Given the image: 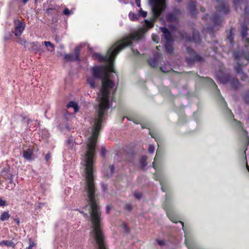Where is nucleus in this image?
Listing matches in <instances>:
<instances>
[{
    "label": "nucleus",
    "mask_w": 249,
    "mask_h": 249,
    "mask_svg": "<svg viewBox=\"0 0 249 249\" xmlns=\"http://www.w3.org/2000/svg\"><path fill=\"white\" fill-rule=\"evenodd\" d=\"M68 107H72L75 112H77L78 110V105L74 102L71 101L67 105Z\"/></svg>",
    "instance_id": "obj_13"
},
{
    "label": "nucleus",
    "mask_w": 249,
    "mask_h": 249,
    "mask_svg": "<svg viewBox=\"0 0 249 249\" xmlns=\"http://www.w3.org/2000/svg\"><path fill=\"white\" fill-rule=\"evenodd\" d=\"M135 1H136V3L138 7H140V6H141L140 0H135Z\"/></svg>",
    "instance_id": "obj_35"
},
{
    "label": "nucleus",
    "mask_w": 249,
    "mask_h": 249,
    "mask_svg": "<svg viewBox=\"0 0 249 249\" xmlns=\"http://www.w3.org/2000/svg\"><path fill=\"white\" fill-rule=\"evenodd\" d=\"M15 35L17 36H20L25 28V23L22 22L19 19L14 20Z\"/></svg>",
    "instance_id": "obj_5"
},
{
    "label": "nucleus",
    "mask_w": 249,
    "mask_h": 249,
    "mask_svg": "<svg viewBox=\"0 0 249 249\" xmlns=\"http://www.w3.org/2000/svg\"><path fill=\"white\" fill-rule=\"evenodd\" d=\"M148 152L149 153H151V154H152L154 153V151H155V147L153 145H150L149 146V148H148Z\"/></svg>",
    "instance_id": "obj_21"
},
{
    "label": "nucleus",
    "mask_w": 249,
    "mask_h": 249,
    "mask_svg": "<svg viewBox=\"0 0 249 249\" xmlns=\"http://www.w3.org/2000/svg\"><path fill=\"white\" fill-rule=\"evenodd\" d=\"M197 36L198 38H199V35H197Z\"/></svg>",
    "instance_id": "obj_52"
},
{
    "label": "nucleus",
    "mask_w": 249,
    "mask_h": 249,
    "mask_svg": "<svg viewBox=\"0 0 249 249\" xmlns=\"http://www.w3.org/2000/svg\"><path fill=\"white\" fill-rule=\"evenodd\" d=\"M92 74L94 77L102 78V74H104V78L102 81V89L100 93L98 94L97 99L99 105L97 108L98 117L95 119L93 132L91 136L89 138L86 151L83 156L82 161L85 169H93V159L94 156L96 140L99 132L101 128V124L103 121V118L105 112L109 106V98L112 91H113L114 83L110 80L109 73L114 72V68L112 71H109L107 68V66H95L92 69Z\"/></svg>",
    "instance_id": "obj_1"
},
{
    "label": "nucleus",
    "mask_w": 249,
    "mask_h": 249,
    "mask_svg": "<svg viewBox=\"0 0 249 249\" xmlns=\"http://www.w3.org/2000/svg\"><path fill=\"white\" fill-rule=\"evenodd\" d=\"M128 16L132 21H135L138 18V15L134 13L130 12Z\"/></svg>",
    "instance_id": "obj_18"
},
{
    "label": "nucleus",
    "mask_w": 249,
    "mask_h": 249,
    "mask_svg": "<svg viewBox=\"0 0 249 249\" xmlns=\"http://www.w3.org/2000/svg\"><path fill=\"white\" fill-rule=\"evenodd\" d=\"M79 51V49L76 47L75 48V54H66L64 57L65 59L67 61H80Z\"/></svg>",
    "instance_id": "obj_6"
},
{
    "label": "nucleus",
    "mask_w": 249,
    "mask_h": 249,
    "mask_svg": "<svg viewBox=\"0 0 249 249\" xmlns=\"http://www.w3.org/2000/svg\"><path fill=\"white\" fill-rule=\"evenodd\" d=\"M95 78L94 76L88 77L87 78V82L91 88H95Z\"/></svg>",
    "instance_id": "obj_14"
},
{
    "label": "nucleus",
    "mask_w": 249,
    "mask_h": 249,
    "mask_svg": "<svg viewBox=\"0 0 249 249\" xmlns=\"http://www.w3.org/2000/svg\"><path fill=\"white\" fill-rule=\"evenodd\" d=\"M202 58L198 55H195L192 59L187 58L186 61L188 64H190L192 62L195 61H201L202 60Z\"/></svg>",
    "instance_id": "obj_9"
},
{
    "label": "nucleus",
    "mask_w": 249,
    "mask_h": 249,
    "mask_svg": "<svg viewBox=\"0 0 249 249\" xmlns=\"http://www.w3.org/2000/svg\"><path fill=\"white\" fill-rule=\"evenodd\" d=\"M6 205V201L0 198V206H4Z\"/></svg>",
    "instance_id": "obj_29"
},
{
    "label": "nucleus",
    "mask_w": 249,
    "mask_h": 249,
    "mask_svg": "<svg viewBox=\"0 0 249 249\" xmlns=\"http://www.w3.org/2000/svg\"><path fill=\"white\" fill-rule=\"evenodd\" d=\"M134 196H135L136 198L139 199L142 197V194L141 193H136L134 194Z\"/></svg>",
    "instance_id": "obj_28"
},
{
    "label": "nucleus",
    "mask_w": 249,
    "mask_h": 249,
    "mask_svg": "<svg viewBox=\"0 0 249 249\" xmlns=\"http://www.w3.org/2000/svg\"><path fill=\"white\" fill-rule=\"evenodd\" d=\"M156 157L155 158V159H154V161L153 162V166L154 168H156V166H155V161H156Z\"/></svg>",
    "instance_id": "obj_41"
},
{
    "label": "nucleus",
    "mask_w": 249,
    "mask_h": 249,
    "mask_svg": "<svg viewBox=\"0 0 249 249\" xmlns=\"http://www.w3.org/2000/svg\"><path fill=\"white\" fill-rule=\"evenodd\" d=\"M4 245L7 247H11L12 248L15 247V244L14 243L11 241H2L1 242H0V246Z\"/></svg>",
    "instance_id": "obj_10"
},
{
    "label": "nucleus",
    "mask_w": 249,
    "mask_h": 249,
    "mask_svg": "<svg viewBox=\"0 0 249 249\" xmlns=\"http://www.w3.org/2000/svg\"><path fill=\"white\" fill-rule=\"evenodd\" d=\"M63 14L65 15H69L72 14V12L68 8H65L64 10Z\"/></svg>",
    "instance_id": "obj_22"
},
{
    "label": "nucleus",
    "mask_w": 249,
    "mask_h": 249,
    "mask_svg": "<svg viewBox=\"0 0 249 249\" xmlns=\"http://www.w3.org/2000/svg\"><path fill=\"white\" fill-rule=\"evenodd\" d=\"M168 217L170 218L171 219V220L172 219L171 218H170V216H168Z\"/></svg>",
    "instance_id": "obj_54"
},
{
    "label": "nucleus",
    "mask_w": 249,
    "mask_h": 249,
    "mask_svg": "<svg viewBox=\"0 0 249 249\" xmlns=\"http://www.w3.org/2000/svg\"><path fill=\"white\" fill-rule=\"evenodd\" d=\"M148 62L150 65L152 67H155L156 66L157 61L155 59L149 60Z\"/></svg>",
    "instance_id": "obj_20"
},
{
    "label": "nucleus",
    "mask_w": 249,
    "mask_h": 249,
    "mask_svg": "<svg viewBox=\"0 0 249 249\" xmlns=\"http://www.w3.org/2000/svg\"><path fill=\"white\" fill-rule=\"evenodd\" d=\"M141 164L142 167H144L147 165L146 157H143L141 160Z\"/></svg>",
    "instance_id": "obj_19"
},
{
    "label": "nucleus",
    "mask_w": 249,
    "mask_h": 249,
    "mask_svg": "<svg viewBox=\"0 0 249 249\" xmlns=\"http://www.w3.org/2000/svg\"><path fill=\"white\" fill-rule=\"evenodd\" d=\"M219 11L220 12L227 13L229 11V7L225 4L219 7Z\"/></svg>",
    "instance_id": "obj_17"
},
{
    "label": "nucleus",
    "mask_w": 249,
    "mask_h": 249,
    "mask_svg": "<svg viewBox=\"0 0 249 249\" xmlns=\"http://www.w3.org/2000/svg\"><path fill=\"white\" fill-rule=\"evenodd\" d=\"M235 70L237 71L238 73H240L242 71L241 66L240 65H238L236 67H235Z\"/></svg>",
    "instance_id": "obj_27"
},
{
    "label": "nucleus",
    "mask_w": 249,
    "mask_h": 249,
    "mask_svg": "<svg viewBox=\"0 0 249 249\" xmlns=\"http://www.w3.org/2000/svg\"><path fill=\"white\" fill-rule=\"evenodd\" d=\"M13 178H14V175L13 174H11L10 177L9 178L10 182L13 183Z\"/></svg>",
    "instance_id": "obj_33"
},
{
    "label": "nucleus",
    "mask_w": 249,
    "mask_h": 249,
    "mask_svg": "<svg viewBox=\"0 0 249 249\" xmlns=\"http://www.w3.org/2000/svg\"><path fill=\"white\" fill-rule=\"evenodd\" d=\"M142 35L138 32H135L132 35L125 37L123 39L116 43L108 51L106 56H102L98 53H94L92 54L94 59L99 61L107 62V68L109 71L113 70V61L118 53L123 48L130 44L131 41L138 40L141 38Z\"/></svg>",
    "instance_id": "obj_2"
},
{
    "label": "nucleus",
    "mask_w": 249,
    "mask_h": 249,
    "mask_svg": "<svg viewBox=\"0 0 249 249\" xmlns=\"http://www.w3.org/2000/svg\"><path fill=\"white\" fill-rule=\"evenodd\" d=\"M152 4V11L155 18L160 16L165 9V0H149Z\"/></svg>",
    "instance_id": "obj_3"
},
{
    "label": "nucleus",
    "mask_w": 249,
    "mask_h": 249,
    "mask_svg": "<svg viewBox=\"0 0 249 249\" xmlns=\"http://www.w3.org/2000/svg\"><path fill=\"white\" fill-rule=\"evenodd\" d=\"M201 11H202V12H204V9H203H203H201Z\"/></svg>",
    "instance_id": "obj_49"
},
{
    "label": "nucleus",
    "mask_w": 249,
    "mask_h": 249,
    "mask_svg": "<svg viewBox=\"0 0 249 249\" xmlns=\"http://www.w3.org/2000/svg\"><path fill=\"white\" fill-rule=\"evenodd\" d=\"M196 7V2L195 1H191L188 4V9L190 10V11L192 13V14H195V8Z\"/></svg>",
    "instance_id": "obj_12"
},
{
    "label": "nucleus",
    "mask_w": 249,
    "mask_h": 249,
    "mask_svg": "<svg viewBox=\"0 0 249 249\" xmlns=\"http://www.w3.org/2000/svg\"><path fill=\"white\" fill-rule=\"evenodd\" d=\"M180 222V224H181V227L183 229V223L182 222Z\"/></svg>",
    "instance_id": "obj_46"
},
{
    "label": "nucleus",
    "mask_w": 249,
    "mask_h": 249,
    "mask_svg": "<svg viewBox=\"0 0 249 249\" xmlns=\"http://www.w3.org/2000/svg\"><path fill=\"white\" fill-rule=\"evenodd\" d=\"M139 12L140 14H141V15L142 16V17L143 18H145L146 17L147 12H146L145 11H143L142 10V9H141Z\"/></svg>",
    "instance_id": "obj_26"
},
{
    "label": "nucleus",
    "mask_w": 249,
    "mask_h": 249,
    "mask_svg": "<svg viewBox=\"0 0 249 249\" xmlns=\"http://www.w3.org/2000/svg\"><path fill=\"white\" fill-rule=\"evenodd\" d=\"M161 32L163 33L164 37L165 38L166 43L165 45V50L166 53H173V49L172 46L170 44L171 41V34L168 30L165 28H160Z\"/></svg>",
    "instance_id": "obj_4"
},
{
    "label": "nucleus",
    "mask_w": 249,
    "mask_h": 249,
    "mask_svg": "<svg viewBox=\"0 0 249 249\" xmlns=\"http://www.w3.org/2000/svg\"><path fill=\"white\" fill-rule=\"evenodd\" d=\"M152 39L153 41L156 42H158V40H159V37L158 36H154V35H153L152 36Z\"/></svg>",
    "instance_id": "obj_30"
},
{
    "label": "nucleus",
    "mask_w": 249,
    "mask_h": 249,
    "mask_svg": "<svg viewBox=\"0 0 249 249\" xmlns=\"http://www.w3.org/2000/svg\"><path fill=\"white\" fill-rule=\"evenodd\" d=\"M23 0V2L24 4L26 3L28 1V0Z\"/></svg>",
    "instance_id": "obj_44"
},
{
    "label": "nucleus",
    "mask_w": 249,
    "mask_h": 249,
    "mask_svg": "<svg viewBox=\"0 0 249 249\" xmlns=\"http://www.w3.org/2000/svg\"><path fill=\"white\" fill-rule=\"evenodd\" d=\"M133 53L135 54H137L139 53V52L137 50L136 51H133Z\"/></svg>",
    "instance_id": "obj_43"
},
{
    "label": "nucleus",
    "mask_w": 249,
    "mask_h": 249,
    "mask_svg": "<svg viewBox=\"0 0 249 249\" xmlns=\"http://www.w3.org/2000/svg\"><path fill=\"white\" fill-rule=\"evenodd\" d=\"M110 168L111 174H112L114 170V167L113 165H111V166H110Z\"/></svg>",
    "instance_id": "obj_36"
},
{
    "label": "nucleus",
    "mask_w": 249,
    "mask_h": 249,
    "mask_svg": "<svg viewBox=\"0 0 249 249\" xmlns=\"http://www.w3.org/2000/svg\"><path fill=\"white\" fill-rule=\"evenodd\" d=\"M177 12L169 13L167 16V19L170 22L176 21L177 20Z\"/></svg>",
    "instance_id": "obj_8"
},
{
    "label": "nucleus",
    "mask_w": 249,
    "mask_h": 249,
    "mask_svg": "<svg viewBox=\"0 0 249 249\" xmlns=\"http://www.w3.org/2000/svg\"><path fill=\"white\" fill-rule=\"evenodd\" d=\"M35 243L32 241L31 239H30V241H29V246L28 248V249H32L33 248V247H35Z\"/></svg>",
    "instance_id": "obj_24"
},
{
    "label": "nucleus",
    "mask_w": 249,
    "mask_h": 249,
    "mask_svg": "<svg viewBox=\"0 0 249 249\" xmlns=\"http://www.w3.org/2000/svg\"><path fill=\"white\" fill-rule=\"evenodd\" d=\"M171 220H172L173 222H174V223H176V221H174V220H172V219H171Z\"/></svg>",
    "instance_id": "obj_50"
},
{
    "label": "nucleus",
    "mask_w": 249,
    "mask_h": 249,
    "mask_svg": "<svg viewBox=\"0 0 249 249\" xmlns=\"http://www.w3.org/2000/svg\"><path fill=\"white\" fill-rule=\"evenodd\" d=\"M110 207L109 206H107L106 207V211L107 213H108L110 211Z\"/></svg>",
    "instance_id": "obj_38"
},
{
    "label": "nucleus",
    "mask_w": 249,
    "mask_h": 249,
    "mask_svg": "<svg viewBox=\"0 0 249 249\" xmlns=\"http://www.w3.org/2000/svg\"><path fill=\"white\" fill-rule=\"evenodd\" d=\"M217 1H219V0H217Z\"/></svg>",
    "instance_id": "obj_55"
},
{
    "label": "nucleus",
    "mask_w": 249,
    "mask_h": 249,
    "mask_svg": "<svg viewBox=\"0 0 249 249\" xmlns=\"http://www.w3.org/2000/svg\"><path fill=\"white\" fill-rule=\"evenodd\" d=\"M10 214L8 212H4L0 215V219L1 221L8 220L10 218Z\"/></svg>",
    "instance_id": "obj_15"
},
{
    "label": "nucleus",
    "mask_w": 249,
    "mask_h": 249,
    "mask_svg": "<svg viewBox=\"0 0 249 249\" xmlns=\"http://www.w3.org/2000/svg\"><path fill=\"white\" fill-rule=\"evenodd\" d=\"M126 208L129 211L132 209V207L130 205H127L126 206Z\"/></svg>",
    "instance_id": "obj_39"
},
{
    "label": "nucleus",
    "mask_w": 249,
    "mask_h": 249,
    "mask_svg": "<svg viewBox=\"0 0 249 249\" xmlns=\"http://www.w3.org/2000/svg\"><path fill=\"white\" fill-rule=\"evenodd\" d=\"M50 158H51L50 154H49V153L47 154L45 157L46 160L48 161Z\"/></svg>",
    "instance_id": "obj_32"
},
{
    "label": "nucleus",
    "mask_w": 249,
    "mask_h": 249,
    "mask_svg": "<svg viewBox=\"0 0 249 249\" xmlns=\"http://www.w3.org/2000/svg\"><path fill=\"white\" fill-rule=\"evenodd\" d=\"M170 69V67L169 66L168 68L163 67H160L161 71L164 72H167L169 71Z\"/></svg>",
    "instance_id": "obj_25"
},
{
    "label": "nucleus",
    "mask_w": 249,
    "mask_h": 249,
    "mask_svg": "<svg viewBox=\"0 0 249 249\" xmlns=\"http://www.w3.org/2000/svg\"><path fill=\"white\" fill-rule=\"evenodd\" d=\"M187 52H188V53H189V54H192V53H193V51L191 49H190V48H187Z\"/></svg>",
    "instance_id": "obj_37"
},
{
    "label": "nucleus",
    "mask_w": 249,
    "mask_h": 249,
    "mask_svg": "<svg viewBox=\"0 0 249 249\" xmlns=\"http://www.w3.org/2000/svg\"><path fill=\"white\" fill-rule=\"evenodd\" d=\"M15 221L16 222V223H17L18 225H19V218H16V219H15Z\"/></svg>",
    "instance_id": "obj_40"
},
{
    "label": "nucleus",
    "mask_w": 249,
    "mask_h": 249,
    "mask_svg": "<svg viewBox=\"0 0 249 249\" xmlns=\"http://www.w3.org/2000/svg\"><path fill=\"white\" fill-rule=\"evenodd\" d=\"M234 55L235 57H237L236 53H234Z\"/></svg>",
    "instance_id": "obj_51"
},
{
    "label": "nucleus",
    "mask_w": 249,
    "mask_h": 249,
    "mask_svg": "<svg viewBox=\"0 0 249 249\" xmlns=\"http://www.w3.org/2000/svg\"><path fill=\"white\" fill-rule=\"evenodd\" d=\"M145 23H146V26L149 28H152L153 27V23L151 21H149L146 20H145Z\"/></svg>",
    "instance_id": "obj_23"
},
{
    "label": "nucleus",
    "mask_w": 249,
    "mask_h": 249,
    "mask_svg": "<svg viewBox=\"0 0 249 249\" xmlns=\"http://www.w3.org/2000/svg\"><path fill=\"white\" fill-rule=\"evenodd\" d=\"M246 58L248 60H249V55H246Z\"/></svg>",
    "instance_id": "obj_45"
},
{
    "label": "nucleus",
    "mask_w": 249,
    "mask_h": 249,
    "mask_svg": "<svg viewBox=\"0 0 249 249\" xmlns=\"http://www.w3.org/2000/svg\"><path fill=\"white\" fill-rule=\"evenodd\" d=\"M232 38L233 36L231 35L228 37V39L231 41L232 39Z\"/></svg>",
    "instance_id": "obj_42"
},
{
    "label": "nucleus",
    "mask_w": 249,
    "mask_h": 249,
    "mask_svg": "<svg viewBox=\"0 0 249 249\" xmlns=\"http://www.w3.org/2000/svg\"><path fill=\"white\" fill-rule=\"evenodd\" d=\"M158 244L161 246L164 244V241L163 240H157Z\"/></svg>",
    "instance_id": "obj_31"
},
{
    "label": "nucleus",
    "mask_w": 249,
    "mask_h": 249,
    "mask_svg": "<svg viewBox=\"0 0 249 249\" xmlns=\"http://www.w3.org/2000/svg\"><path fill=\"white\" fill-rule=\"evenodd\" d=\"M247 168L249 172V167L248 165H247Z\"/></svg>",
    "instance_id": "obj_47"
},
{
    "label": "nucleus",
    "mask_w": 249,
    "mask_h": 249,
    "mask_svg": "<svg viewBox=\"0 0 249 249\" xmlns=\"http://www.w3.org/2000/svg\"><path fill=\"white\" fill-rule=\"evenodd\" d=\"M42 43L48 48L47 50L48 51H53L54 49V46L50 41H44Z\"/></svg>",
    "instance_id": "obj_11"
},
{
    "label": "nucleus",
    "mask_w": 249,
    "mask_h": 249,
    "mask_svg": "<svg viewBox=\"0 0 249 249\" xmlns=\"http://www.w3.org/2000/svg\"><path fill=\"white\" fill-rule=\"evenodd\" d=\"M168 217L170 218L171 219V220L172 219L171 218H170V216H168Z\"/></svg>",
    "instance_id": "obj_53"
},
{
    "label": "nucleus",
    "mask_w": 249,
    "mask_h": 249,
    "mask_svg": "<svg viewBox=\"0 0 249 249\" xmlns=\"http://www.w3.org/2000/svg\"><path fill=\"white\" fill-rule=\"evenodd\" d=\"M33 152L31 149H28L26 151H24L23 153V157L24 159L28 160H31L33 159Z\"/></svg>",
    "instance_id": "obj_7"
},
{
    "label": "nucleus",
    "mask_w": 249,
    "mask_h": 249,
    "mask_svg": "<svg viewBox=\"0 0 249 249\" xmlns=\"http://www.w3.org/2000/svg\"><path fill=\"white\" fill-rule=\"evenodd\" d=\"M242 28H243V30H242V33H241L242 37H243V38H245L246 41L247 42L248 45H249V39L246 38V36L247 35V29L246 27L245 28L243 26H242Z\"/></svg>",
    "instance_id": "obj_16"
},
{
    "label": "nucleus",
    "mask_w": 249,
    "mask_h": 249,
    "mask_svg": "<svg viewBox=\"0 0 249 249\" xmlns=\"http://www.w3.org/2000/svg\"><path fill=\"white\" fill-rule=\"evenodd\" d=\"M237 0H234V2L235 3H236V2H237V1H236Z\"/></svg>",
    "instance_id": "obj_48"
},
{
    "label": "nucleus",
    "mask_w": 249,
    "mask_h": 249,
    "mask_svg": "<svg viewBox=\"0 0 249 249\" xmlns=\"http://www.w3.org/2000/svg\"><path fill=\"white\" fill-rule=\"evenodd\" d=\"M106 149H103L101 152L102 156L104 157L106 155Z\"/></svg>",
    "instance_id": "obj_34"
}]
</instances>
